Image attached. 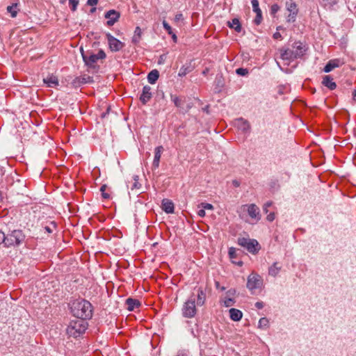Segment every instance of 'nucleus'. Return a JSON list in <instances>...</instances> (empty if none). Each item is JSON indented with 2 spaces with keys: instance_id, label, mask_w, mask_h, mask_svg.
Wrapping results in <instances>:
<instances>
[{
  "instance_id": "nucleus-54",
  "label": "nucleus",
  "mask_w": 356,
  "mask_h": 356,
  "mask_svg": "<svg viewBox=\"0 0 356 356\" xmlns=\"http://www.w3.org/2000/svg\"><path fill=\"white\" fill-rule=\"evenodd\" d=\"M353 99L355 100L356 99V90H354L353 92Z\"/></svg>"
},
{
  "instance_id": "nucleus-60",
  "label": "nucleus",
  "mask_w": 356,
  "mask_h": 356,
  "mask_svg": "<svg viewBox=\"0 0 356 356\" xmlns=\"http://www.w3.org/2000/svg\"><path fill=\"white\" fill-rule=\"evenodd\" d=\"M242 264H243V263H242V261H240V262H238V264L239 266H241V265H242Z\"/></svg>"
},
{
  "instance_id": "nucleus-40",
  "label": "nucleus",
  "mask_w": 356,
  "mask_h": 356,
  "mask_svg": "<svg viewBox=\"0 0 356 356\" xmlns=\"http://www.w3.org/2000/svg\"><path fill=\"white\" fill-rule=\"evenodd\" d=\"M163 28L168 32L169 34L172 33L171 26L165 21L163 22Z\"/></svg>"
},
{
  "instance_id": "nucleus-36",
  "label": "nucleus",
  "mask_w": 356,
  "mask_h": 356,
  "mask_svg": "<svg viewBox=\"0 0 356 356\" xmlns=\"http://www.w3.org/2000/svg\"><path fill=\"white\" fill-rule=\"evenodd\" d=\"M236 72L239 76H245L248 74V70L246 68H238L236 70Z\"/></svg>"
},
{
  "instance_id": "nucleus-2",
  "label": "nucleus",
  "mask_w": 356,
  "mask_h": 356,
  "mask_svg": "<svg viewBox=\"0 0 356 356\" xmlns=\"http://www.w3.org/2000/svg\"><path fill=\"white\" fill-rule=\"evenodd\" d=\"M305 51V47L300 42H296L293 45V49H280L281 58L289 61L302 56Z\"/></svg>"
},
{
  "instance_id": "nucleus-56",
  "label": "nucleus",
  "mask_w": 356,
  "mask_h": 356,
  "mask_svg": "<svg viewBox=\"0 0 356 356\" xmlns=\"http://www.w3.org/2000/svg\"><path fill=\"white\" fill-rule=\"evenodd\" d=\"M95 10H96V8L94 7V8H91L90 13H94Z\"/></svg>"
},
{
  "instance_id": "nucleus-9",
  "label": "nucleus",
  "mask_w": 356,
  "mask_h": 356,
  "mask_svg": "<svg viewBox=\"0 0 356 356\" xmlns=\"http://www.w3.org/2000/svg\"><path fill=\"white\" fill-rule=\"evenodd\" d=\"M106 37L108 40L109 49L113 52H117L122 49L124 47V44L120 40L113 36L111 33H108L106 34Z\"/></svg>"
},
{
  "instance_id": "nucleus-39",
  "label": "nucleus",
  "mask_w": 356,
  "mask_h": 356,
  "mask_svg": "<svg viewBox=\"0 0 356 356\" xmlns=\"http://www.w3.org/2000/svg\"><path fill=\"white\" fill-rule=\"evenodd\" d=\"M280 10V6L277 4H273L271 6L270 12L271 14L275 15Z\"/></svg>"
},
{
  "instance_id": "nucleus-26",
  "label": "nucleus",
  "mask_w": 356,
  "mask_h": 356,
  "mask_svg": "<svg viewBox=\"0 0 356 356\" xmlns=\"http://www.w3.org/2000/svg\"><path fill=\"white\" fill-rule=\"evenodd\" d=\"M229 26L231 28L234 29L235 31H237L238 33L241 32V26L240 22L236 18H234L232 19V23L230 24Z\"/></svg>"
},
{
  "instance_id": "nucleus-30",
  "label": "nucleus",
  "mask_w": 356,
  "mask_h": 356,
  "mask_svg": "<svg viewBox=\"0 0 356 356\" xmlns=\"http://www.w3.org/2000/svg\"><path fill=\"white\" fill-rule=\"evenodd\" d=\"M171 99L177 107H180L181 106L182 101L179 97L171 95Z\"/></svg>"
},
{
  "instance_id": "nucleus-8",
  "label": "nucleus",
  "mask_w": 356,
  "mask_h": 356,
  "mask_svg": "<svg viewBox=\"0 0 356 356\" xmlns=\"http://www.w3.org/2000/svg\"><path fill=\"white\" fill-rule=\"evenodd\" d=\"M285 8L289 13L286 15L287 22H294L298 13V6L293 0H289L285 2Z\"/></svg>"
},
{
  "instance_id": "nucleus-20",
  "label": "nucleus",
  "mask_w": 356,
  "mask_h": 356,
  "mask_svg": "<svg viewBox=\"0 0 356 356\" xmlns=\"http://www.w3.org/2000/svg\"><path fill=\"white\" fill-rule=\"evenodd\" d=\"M322 83L332 90H334L337 87L335 82L333 81V79L329 75L323 77Z\"/></svg>"
},
{
  "instance_id": "nucleus-21",
  "label": "nucleus",
  "mask_w": 356,
  "mask_h": 356,
  "mask_svg": "<svg viewBox=\"0 0 356 356\" xmlns=\"http://www.w3.org/2000/svg\"><path fill=\"white\" fill-rule=\"evenodd\" d=\"M230 318L234 321H238L241 319L243 314L241 311L237 309L232 308L229 311Z\"/></svg>"
},
{
  "instance_id": "nucleus-47",
  "label": "nucleus",
  "mask_w": 356,
  "mask_h": 356,
  "mask_svg": "<svg viewBox=\"0 0 356 356\" xmlns=\"http://www.w3.org/2000/svg\"><path fill=\"white\" fill-rule=\"evenodd\" d=\"M255 307L258 309H262L264 307V304L263 302H257L255 303Z\"/></svg>"
},
{
  "instance_id": "nucleus-33",
  "label": "nucleus",
  "mask_w": 356,
  "mask_h": 356,
  "mask_svg": "<svg viewBox=\"0 0 356 356\" xmlns=\"http://www.w3.org/2000/svg\"><path fill=\"white\" fill-rule=\"evenodd\" d=\"M107 186L106 184H103L100 188V191L102 192V195L104 199H108L110 197V195L105 192L106 190Z\"/></svg>"
},
{
  "instance_id": "nucleus-35",
  "label": "nucleus",
  "mask_w": 356,
  "mask_h": 356,
  "mask_svg": "<svg viewBox=\"0 0 356 356\" xmlns=\"http://www.w3.org/2000/svg\"><path fill=\"white\" fill-rule=\"evenodd\" d=\"M88 79H90L89 76H88V77H84V76L77 77L74 80V83H76L77 82L79 84L86 83L88 82Z\"/></svg>"
},
{
  "instance_id": "nucleus-58",
  "label": "nucleus",
  "mask_w": 356,
  "mask_h": 356,
  "mask_svg": "<svg viewBox=\"0 0 356 356\" xmlns=\"http://www.w3.org/2000/svg\"><path fill=\"white\" fill-rule=\"evenodd\" d=\"M172 38H173V39H174V40H176V38H177L176 35H175V34H174V35H172Z\"/></svg>"
},
{
  "instance_id": "nucleus-51",
  "label": "nucleus",
  "mask_w": 356,
  "mask_h": 356,
  "mask_svg": "<svg viewBox=\"0 0 356 356\" xmlns=\"http://www.w3.org/2000/svg\"><path fill=\"white\" fill-rule=\"evenodd\" d=\"M44 229L48 233H51L53 232L52 229L50 227H49V226L44 227Z\"/></svg>"
},
{
  "instance_id": "nucleus-13",
  "label": "nucleus",
  "mask_w": 356,
  "mask_h": 356,
  "mask_svg": "<svg viewBox=\"0 0 356 356\" xmlns=\"http://www.w3.org/2000/svg\"><path fill=\"white\" fill-rule=\"evenodd\" d=\"M152 97V88L149 86H145L140 97V102L143 104H145L151 99Z\"/></svg>"
},
{
  "instance_id": "nucleus-34",
  "label": "nucleus",
  "mask_w": 356,
  "mask_h": 356,
  "mask_svg": "<svg viewBox=\"0 0 356 356\" xmlns=\"http://www.w3.org/2000/svg\"><path fill=\"white\" fill-rule=\"evenodd\" d=\"M253 11L254 13L260 12L261 11L259 6V1L257 0H252L251 1Z\"/></svg>"
},
{
  "instance_id": "nucleus-19",
  "label": "nucleus",
  "mask_w": 356,
  "mask_h": 356,
  "mask_svg": "<svg viewBox=\"0 0 356 356\" xmlns=\"http://www.w3.org/2000/svg\"><path fill=\"white\" fill-rule=\"evenodd\" d=\"M126 305L129 311H134L140 306V302L138 300L129 298L126 300Z\"/></svg>"
},
{
  "instance_id": "nucleus-27",
  "label": "nucleus",
  "mask_w": 356,
  "mask_h": 356,
  "mask_svg": "<svg viewBox=\"0 0 356 356\" xmlns=\"http://www.w3.org/2000/svg\"><path fill=\"white\" fill-rule=\"evenodd\" d=\"M17 4H13L11 6H8L7 7V11L10 13L12 17H15L17 14V11L16 10Z\"/></svg>"
},
{
  "instance_id": "nucleus-17",
  "label": "nucleus",
  "mask_w": 356,
  "mask_h": 356,
  "mask_svg": "<svg viewBox=\"0 0 356 356\" xmlns=\"http://www.w3.org/2000/svg\"><path fill=\"white\" fill-rule=\"evenodd\" d=\"M248 207V215L252 218L254 219H259V207L254 204H250L249 205H247Z\"/></svg>"
},
{
  "instance_id": "nucleus-14",
  "label": "nucleus",
  "mask_w": 356,
  "mask_h": 356,
  "mask_svg": "<svg viewBox=\"0 0 356 356\" xmlns=\"http://www.w3.org/2000/svg\"><path fill=\"white\" fill-rule=\"evenodd\" d=\"M163 151V147L162 146H158L154 149V158L152 163V168L156 169L159 166L160 159L161 154Z\"/></svg>"
},
{
  "instance_id": "nucleus-11",
  "label": "nucleus",
  "mask_w": 356,
  "mask_h": 356,
  "mask_svg": "<svg viewBox=\"0 0 356 356\" xmlns=\"http://www.w3.org/2000/svg\"><path fill=\"white\" fill-rule=\"evenodd\" d=\"M120 17V13L115 10H110L105 13V18L108 19L106 22L107 25L113 26L116 22L118 21Z\"/></svg>"
},
{
  "instance_id": "nucleus-15",
  "label": "nucleus",
  "mask_w": 356,
  "mask_h": 356,
  "mask_svg": "<svg viewBox=\"0 0 356 356\" xmlns=\"http://www.w3.org/2000/svg\"><path fill=\"white\" fill-rule=\"evenodd\" d=\"M43 82L49 88H55L58 86V79L56 75L51 74L43 78Z\"/></svg>"
},
{
  "instance_id": "nucleus-25",
  "label": "nucleus",
  "mask_w": 356,
  "mask_h": 356,
  "mask_svg": "<svg viewBox=\"0 0 356 356\" xmlns=\"http://www.w3.org/2000/svg\"><path fill=\"white\" fill-rule=\"evenodd\" d=\"M192 71V67L191 65H183L178 73L179 76H184Z\"/></svg>"
},
{
  "instance_id": "nucleus-12",
  "label": "nucleus",
  "mask_w": 356,
  "mask_h": 356,
  "mask_svg": "<svg viewBox=\"0 0 356 356\" xmlns=\"http://www.w3.org/2000/svg\"><path fill=\"white\" fill-rule=\"evenodd\" d=\"M344 62L339 58L336 59H332L328 61V63L326 64V65L324 67V72H330L332 70H333L336 67H339L343 65Z\"/></svg>"
},
{
  "instance_id": "nucleus-24",
  "label": "nucleus",
  "mask_w": 356,
  "mask_h": 356,
  "mask_svg": "<svg viewBox=\"0 0 356 356\" xmlns=\"http://www.w3.org/2000/svg\"><path fill=\"white\" fill-rule=\"evenodd\" d=\"M206 300V293L205 292L200 288L197 289V304L198 305H203L204 304Z\"/></svg>"
},
{
  "instance_id": "nucleus-7",
  "label": "nucleus",
  "mask_w": 356,
  "mask_h": 356,
  "mask_svg": "<svg viewBox=\"0 0 356 356\" xmlns=\"http://www.w3.org/2000/svg\"><path fill=\"white\" fill-rule=\"evenodd\" d=\"M238 244L252 254L257 252L259 250V244L255 239L246 238L244 237L238 238Z\"/></svg>"
},
{
  "instance_id": "nucleus-44",
  "label": "nucleus",
  "mask_w": 356,
  "mask_h": 356,
  "mask_svg": "<svg viewBox=\"0 0 356 356\" xmlns=\"http://www.w3.org/2000/svg\"><path fill=\"white\" fill-rule=\"evenodd\" d=\"M99 0H88L87 4L91 6H95L97 4Z\"/></svg>"
},
{
  "instance_id": "nucleus-41",
  "label": "nucleus",
  "mask_w": 356,
  "mask_h": 356,
  "mask_svg": "<svg viewBox=\"0 0 356 356\" xmlns=\"http://www.w3.org/2000/svg\"><path fill=\"white\" fill-rule=\"evenodd\" d=\"M229 255L230 258H234L236 256V248H230L229 249Z\"/></svg>"
},
{
  "instance_id": "nucleus-50",
  "label": "nucleus",
  "mask_w": 356,
  "mask_h": 356,
  "mask_svg": "<svg viewBox=\"0 0 356 356\" xmlns=\"http://www.w3.org/2000/svg\"><path fill=\"white\" fill-rule=\"evenodd\" d=\"M324 2H326L327 3L333 5L337 3L336 0H323Z\"/></svg>"
},
{
  "instance_id": "nucleus-1",
  "label": "nucleus",
  "mask_w": 356,
  "mask_h": 356,
  "mask_svg": "<svg viewBox=\"0 0 356 356\" xmlns=\"http://www.w3.org/2000/svg\"><path fill=\"white\" fill-rule=\"evenodd\" d=\"M71 312L80 319H90L92 316V307L90 302L84 299L75 300L71 304Z\"/></svg>"
},
{
  "instance_id": "nucleus-61",
  "label": "nucleus",
  "mask_w": 356,
  "mask_h": 356,
  "mask_svg": "<svg viewBox=\"0 0 356 356\" xmlns=\"http://www.w3.org/2000/svg\"><path fill=\"white\" fill-rule=\"evenodd\" d=\"M354 135L356 137V130H355Z\"/></svg>"
},
{
  "instance_id": "nucleus-59",
  "label": "nucleus",
  "mask_w": 356,
  "mask_h": 356,
  "mask_svg": "<svg viewBox=\"0 0 356 356\" xmlns=\"http://www.w3.org/2000/svg\"><path fill=\"white\" fill-rule=\"evenodd\" d=\"M106 113H102V118H104V117H105V115H106Z\"/></svg>"
},
{
  "instance_id": "nucleus-57",
  "label": "nucleus",
  "mask_w": 356,
  "mask_h": 356,
  "mask_svg": "<svg viewBox=\"0 0 356 356\" xmlns=\"http://www.w3.org/2000/svg\"><path fill=\"white\" fill-rule=\"evenodd\" d=\"M51 225H53V227H54V228L56 227V224H55V222H51Z\"/></svg>"
},
{
  "instance_id": "nucleus-45",
  "label": "nucleus",
  "mask_w": 356,
  "mask_h": 356,
  "mask_svg": "<svg viewBox=\"0 0 356 356\" xmlns=\"http://www.w3.org/2000/svg\"><path fill=\"white\" fill-rule=\"evenodd\" d=\"M266 219L270 221V222H272L274 219H275V213H270L267 217H266Z\"/></svg>"
},
{
  "instance_id": "nucleus-37",
  "label": "nucleus",
  "mask_w": 356,
  "mask_h": 356,
  "mask_svg": "<svg viewBox=\"0 0 356 356\" xmlns=\"http://www.w3.org/2000/svg\"><path fill=\"white\" fill-rule=\"evenodd\" d=\"M256 14H257L256 17H255L254 22L257 25H259L261 22V20H262L261 11L257 12V13H256Z\"/></svg>"
},
{
  "instance_id": "nucleus-5",
  "label": "nucleus",
  "mask_w": 356,
  "mask_h": 356,
  "mask_svg": "<svg viewBox=\"0 0 356 356\" xmlns=\"http://www.w3.org/2000/svg\"><path fill=\"white\" fill-rule=\"evenodd\" d=\"M25 239V235L22 230L15 229L11 233L5 234L4 245L6 247L20 245Z\"/></svg>"
},
{
  "instance_id": "nucleus-18",
  "label": "nucleus",
  "mask_w": 356,
  "mask_h": 356,
  "mask_svg": "<svg viewBox=\"0 0 356 356\" xmlns=\"http://www.w3.org/2000/svg\"><path fill=\"white\" fill-rule=\"evenodd\" d=\"M162 209L167 213H174V204L168 199H163L162 200Z\"/></svg>"
},
{
  "instance_id": "nucleus-38",
  "label": "nucleus",
  "mask_w": 356,
  "mask_h": 356,
  "mask_svg": "<svg viewBox=\"0 0 356 356\" xmlns=\"http://www.w3.org/2000/svg\"><path fill=\"white\" fill-rule=\"evenodd\" d=\"M201 207L202 209H204V210L205 209H208V210H212L213 209V207L212 204H209V203H206V202H202L201 203Z\"/></svg>"
},
{
  "instance_id": "nucleus-4",
  "label": "nucleus",
  "mask_w": 356,
  "mask_h": 356,
  "mask_svg": "<svg viewBox=\"0 0 356 356\" xmlns=\"http://www.w3.org/2000/svg\"><path fill=\"white\" fill-rule=\"evenodd\" d=\"M87 327L88 323L84 320L72 321L67 328V333L70 337L77 338L85 332Z\"/></svg>"
},
{
  "instance_id": "nucleus-52",
  "label": "nucleus",
  "mask_w": 356,
  "mask_h": 356,
  "mask_svg": "<svg viewBox=\"0 0 356 356\" xmlns=\"http://www.w3.org/2000/svg\"><path fill=\"white\" fill-rule=\"evenodd\" d=\"M273 38H274L275 39L280 38H281V35H280V33L277 32V33H274V35H273Z\"/></svg>"
},
{
  "instance_id": "nucleus-29",
  "label": "nucleus",
  "mask_w": 356,
  "mask_h": 356,
  "mask_svg": "<svg viewBox=\"0 0 356 356\" xmlns=\"http://www.w3.org/2000/svg\"><path fill=\"white\" fill-rule=\"evenodd\" d=\"M234 300L232 298H225L223 301L224 306L226 307H229L234 305Z\"/></svg>"
},
{
  "instance_id": "nucleus-23",
  "label": "nucleus",
  "mask_w": 356,
  "mask_h": 356,
  "mask_svg": "<svg viewBox=\"0 0 356 356\" xmlns=\"http://www.w3.org/2000/svg\"><path fill=\"white\" fill-rule=\"evenodd\" d=\"M282 268V266L277 262H275L268 269V274L273 277H275Z\"/></svg>"
},
{
  "instance_id": "nucleus-42",
  "label": "nucleus",
  "mask_w": 356,
  "mask_h": 356,
  "mask_svg": "<svg viewBox=\"0 0 356 356\" xmlns=\"http://www.w3.org/2000/svg\"><path fill=\"white\" fill-rule=\"evenodd\" d=\"M272 204V202H267L266 203L264 204L263 210L265 213H268V209H269Z\"/></svg>"
},
{
  "instance_id": "nucleus-6",
  "label": "nucleus",
  "mask_w": 356,
  "mask_h": 356,
  "mask_svg": "<svg viewBox=\"0 0 356 356\" xmlns=\"http://www.w3.org/2000/svg\"><path fill=\"white\" fill-rule=\"evenodd\" d=\"M182 315L185 318H193L195 316L197 312V309L195 306V298L194 296H191L189 299L184 302L182 309Z\"/></svg>"
},
{
  "instance_id": "nucleus-46",
  "label": "nucleus",
  "mask_w": 356,
  "mask_h": 356,
  "mask_svg": "<svg viewBox=\"0 0 356 356\" xmlns=\"http://www.w3.org/2000/svg\"><path fill=\"white\" fill-rule=\"evenodd\" d=\"M141 34H142V31H141L140 28L139 26H137L135 29L134 35H139L141 37Z\"/></svg>"
},
{
  "instance_id": "nucleus-53",
  "label": "nucleus",
  "mask_w": 356,
  "mask_h": 356,
  "mask_svg": "<svg viewBox=\"0 0 356 356\" xmlns=\"http://www.w3.org/2000/svg\"><path fill=\"white\" fill-rule=\"evenodd\" d=\"M182 14H177L176 16H175V19L176 20H179L182 18Z\"/></svg>"
},
{
  "instance_id": "nucleus-28",
  "label": "nucleus",
  "mask_w": 356,
  "mask_h": 356,
  "mask_svg": "<svg viewBox=\"0 0 356 356\" xmlns=\"http://www.w3.org/2000/svg\"><path fill=\"white\" fill-rule=\"evenodd\" d=\"M269 321L268 318L264 317L261 318L259 321V328H267L268 326Z\"/></svg>"
},
{
  "instance_id": "nucleus-10",
  "label": "nucleus",
  "mask_w": 356,
  "mask_h": 356,
  "mask_svg": "<svg viewBox=\"0 0 356 356\" xmlns=\"http://www.w3.org/2000/svg\"><path fill=\"white\" fill-rule=\"evenodd\" d=\"M262 284H263V280L259 275L252 273L248 276V282H247V287L250 291H253L254 289L261 288Z\"/></svg>"
},
{
  "instance_id": "nucleus-55",
  "label": "nucleus",
  "mask_w": 356,
  "mask_h": 356,
  "mask_svg": "<svg viewBox=\"0 0 356 356\" xmlns=\"http://www.w3.org/2000/svg\"><path fill=\"white\" fill-rule=\"evenodd\" d=\"M233 184L235 186H239V184L237 181H233Z\"/></svg>"
},
{
  "instance_id": "nucleus-16",
  "label": "nucleus",
  "mask_w": 356,
  "mask_h": 356,
  "mask_svg": "<svg viewBox=\"0 0 356 356\" xmlns=\"http://www.w3.org/2000/svg\"><path fill=\"white\" fill-rule=\"evenodd\" d=\"M235 126L237 127L238 129L242 131L243 133L249 131L250 129L249 122L247 120H245L242 118L237 119L236 120Z\"/></svg>"
},
{
  "instance_id": "nucleus-43",
  "label": "nucleus",
  "mask_w": 356,
  "mask_h": 356,
  "mask_svg": "<svg viewBox=\"0 0 356 356\" xmlns=\"http://www.w3.org/2000/svg\"><path fill=\"white\" fill-rule=\"evenodd\" d=\"M140 36L139 35H134L133 38H132V42L134 43V44H137L139 42L140 40Z\"/></svg>"
},
{
  "instance_id": "nucleus-31",
  "label": "nucleus",
  "mask_w": 356,
  "mask_h": 356,
  "mask_svg": "<svg viewBox=\"0 0 356 356\" xmlns=\"http://www.w3.org/2000/svg\"><path fill=\"white\" fill-rule=\"evenodd\" d=\"M134 182L132 184L131 190L134 189H139L141 186L140 184L138 182V177L137 175L134 177Z\"/></svg>"
},
{
  "instance_id": "nucleus-22",
  "label": "nucleus",
  "mask_w": 356,
  "mask_h": 356,
  "mask_svg": "<svg viewBox=\"0 0 356 356\" xmlns=\"http://www.w3.org/2000/svg\"><path fill=\"white\" fill-rule=\"evenodd\" d=\"M159 77V72L157 70H152L147 75L148 82L154 84Z\"/></svg>"
},
{
  "instance_id": "nucleus-49",
  "label": "nucleus",
  "mask_w": 356,
  "mask_h": 356,
  "mask_svg": "<svg viewBox=\"0 0 356 356\" xmlns=\"http://www.w3.org/2000/svg\"><path fill=\"white\" fill-rule=\"evenodd\" d=\"M197 214L200 217H204L205 216V210L204 209H200L197 211Z\"/></svg>"
},
{
  "instance_id": "nucleus-48",
  "label": "nucleus",
  "mask_w": 356,
  "mask_h": 356,
  "mask_svg": "<svg viewBox=\"0 0 356 356\" xmlns=\"http://www.w3.org/2000/svg\"><path fill=\"white\" fill-rule=\"evenodd\" d=\"M4 240H5V234L0 231V244L3 243L4 244Z\"/></svg>"
},
{
  "instance_id": "nucleus-32",
  "label": "nucleus",
  "mask_w": 356,
  "mask_h": 356,
  "mask_svg": "<svg viewBox=\"0 0 356 356\" xmlns=\"http://www.w3.org/2000/svg\"><path fill=\"white\" fill-rule=\"evenodd\" d=\"M69 5L72 11L74 12L76 10L77 6L79 5V0H69Z\"/></svg>"
},
{
  "instance_id": "nucleus-3",
  "label": "nucleus",
  "mask_w": 356,
  "mask_h": 356,
  "mask_svg": "<svg viewBox=\"0 0 356 356\" xmlns=\"http://www.w3.org/2000/svg\"><path fill=\"white\" fill-rule=\"evenodd\" d=\"M80 51L86 65L90 67H94L99 60H103L106 56L102 49H100L97 54H94L91 51H85L82 47L80 48Z\"/></svg>"
}]
</instances>
